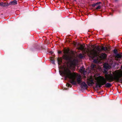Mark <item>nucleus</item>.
<instances>
[{"label": "nucleus", "instance_id": "27", "mask_svg": "<svg viewBox=\"0 0 122 122\" xmlns=\"http://www.w3.org/2000/svg\"><path fill=\"white\" fill-rule=\"evenodd\" d=\"M51 62L53 64H55V61L54 60H52Z\"/></svg>", "mask_w": 122, "mask_h": 122}, {"label": "nucleus", "instance_id": "23", "mask_svg": "<svg viewBox=\"0 0 122 122\" xmlns=\"http://www.w3.org/2000/svg\"><path fill=\"white\" fill-rule=\"evenodd\" d=\"M117 50L116 49H114L113 50L114 53L116 54H117Z\"/></svg>", "mask_w": 122, "mask_h": 122}, {"label": "nucleus", "instance_id": "2", "mask_svg": "<svg viewBox=\"0 0 122 122\" xmlns=\"http://www.w3.org/2000/svg\"><path fill=\"white\" fill-rule=\"evenodd\" d=\"M104 71L105 72V78L103 76H100L101 77L102 80L103 81V83L102 84V85H105V86L107 88L110 87L112 86V84L109 83H107V81L109 82H112L109 81L108 80V78H109V76H108L110 74V73L108 74L107 72V71H106L105 70H104Z\"/></svg>", "mask_w": 122, "mask_h": 122}, {"label": "nucleus", "instance_id": "11", "mask_svg": "<svg viewBox=\"0 0 122 122\" xmlns=\"http://www.w3.org/2000/svg\"><path fill=\"white\" fill-rule=\"evenodd\" d=\"M8 3L6 2H0V6H2L4 7H5L7 6H9L8 5Z\"/></svg>", "mask_w": 122, "mask_h": 122}, {"label": "nucleus", "instance_id": "24", "mask_svg": "<svg viewBox=\"0 0 122 122\" xmlns=\"http://www.w3.org/2000/svg\"><path fill=\"white\" fill-rule=\"evenodd\" d=\"M101 8V6L100 5H99L97 7L96 9V10H98L99 9H100Z\"/></svg>", "mask_w": 122, "mask_h": 122}, {"label": "nucleus", "instance_id": "21", "mask_svg": "<svg viewBox=\"0 0 122 122\" xmlns=\"http://www.w3.org/2000/svg\"><path fill=\"white\" fill-rule=\"evenodd\" d=\"M96 49H97L98 51L99 52L101 51V48L99 47V46L97 47Z\"/></svg>", "mask_w": 122, "mask_h": 122}, {"label": "nucleus", "instance_id": "8", "mask_svg": "<svg viewBox=\"0 0 122 122\" xmlns=\"http://www.w3.org/2000/svg\"><path fill=\"white\" fill-rule=\"evenodd\" d=\"M87 83L89 86H92V85L94 83L92 79L90 80L89 81H87Z\"/></svg>", "mask_w": 122, "mask_h": 122}, {"label": "nucleus", "instance_id": "15", "mask_svg": "<svg viewBox=\"0 0 122 122\" xmlns=\"http://www.w3.org/2000/svg\"><path fill=\"white\" fill-rule=\"evenodd\" d=\"M57 60L58 64L59 65L60 64V63L62 62V59L61 58H58L57 59Z\"/></svg>", "mask_w": 122, "mask_h": 122}, {"label": "nucleus", "instance_id": "29", "mask_svg": "<svg viewBox=\"0 0 122 122\" xmlns=\"http://www.w3.org/2000/svg\"><path fill=\"white\" fill-rule=\"evenodd\" d=\"M101 2H97L96 3V4L97 5H98V4H101Z\"/></svg>", "mask_w": 122, "mask_h": 122}, {"label": "nucleus", "instance_id": "26", "mask_svg": "<svg viewBox=\"0 0 122 122\" xmlns=\"http://www.w3.org/2000/svg\"><path fill=\"white\" fill-rule=\"evenodd\" d=\"M96 5H97L96 4V3H94L92 5V6L93 7H94Z\"/></svg>", "mask_w": 122, "mask_h": 122}, {"label": "nucleus", "instance_id": "35", "mask_svg": "<svg viewBox=\"0 0 122 122\" xmlns=\"http://www.w3.org/2000/svg\"><path fill=\"white\" fill-rule=\"evenodd\" d=\"M1 15H3V14H1Z\"/></svg>", "mask_w": 122, "mask_h": 122}, {"label": "nucleus", "instance_id": "17", "mask_svg": "<svg viewBox=\"0 0 122 122\" xmlns=\"http://www.w3.org/2000/svg\"><path fill=\"white\" fill-rule=\"evenodd\" d=\"M91 67L92 69H93L94 68L96 67V65L92 63L91 65Z\"/></svg>", "mask_w": 122, "mask_h": 122}, {"label": "nucleus", "instance_id": "30", "mask_svg": "<svg viewBox=\"0 0 122 122\" xmlns=\"http://www.w3.org/2000/svg\"><path fill=\"white\" fill-rule=\"evenodd\" d=\"M114 1L116 2H118L119 0H114Z\"/></svg>", "mask_w": 122, "mask_h": 122}, {"label": "nucleus", "instance_id": "22", "mask_svg": "<svg viewBox=\"0 0 122 122\" xmlns=\"http://www.w3.org/2000/svg\"><path fill=\"white\" fill-rule=\"evenodd\" d=\"M66 85L68 87H71L72 86L71 85L68 83H67L66 84Z\"/></svg>", "mask_w": 122, "mask_h": 122}, {"label": "nucleus", "instance_id": "36", "mask_svg": "<svg viewBox=\"0 0 122 122\" xmlns=\"http://www.w3.org/2000/svg\"><path fill=\"white\" fill-rule=\"evenodd\" d=\"M83 87L82 86L81 88H82Z\"/></svg>", "mask_w": 122, "mask_h": 122}, {"label": "nucleus", "instance_id": "18", "mask_svg": "<svg viewBox=\"0 0 122 122\" xmlns=\"http://www.w3.org/2000/svg\"><path fill=\"white\" fill-rule=\"evenodd\" d=\"M79 71L81 72H84V70L83 67H81Z\"/></svg>", "mask_w": 122, "mask_h": 122}, {"label": "nucleus", "instance_id": "1", "mask_svg": "<svg viewBox=\"0 0 122 122\" xmlns=\"http://www.w3.org/2000/svg\"><path fill=\"white\" fill-rule=\"evenodd\" d=\"M62 73L65 76V78H68L70 79V82L72 85H76V82L75 81L76 76V81L78 84L80 85L82 82L80 75H76L74 72L72 73L68 67L65 68Z\"/></svg>", "mask_w": 122, "mask_h": 122}, {"label": "nucleus", "instance_id": "5", "mask_svg": "<svg viewBox=\"0 0 122 122\" xmlns=\"http://www.w3.org/2000/svg\"><path fill=\"white\" fill-rule=\"evenodd\" d=\"M100 76H99L98 77L99 79V82L96 83V88H97L98 87L99 88L101 87L102 86L104 85H102V84L103 83V81L102 80L101 77Z\"/></svg>", "mask_w": 122, "mask_h": 122}, {"label": "nucleus", "instance_id": "3", "mask_svg": "<svg viewBox=\"0 0 122 122\" xmlns=\"http://www.w3.org/2000/svg\"><path fill=\"white\" fill-rule=\"evenodd\" d=\"M109 76V78L108 79L109 81L112 82L113 81H115L117 82H120L122 83V77L119 78L118 76H114L113 74L110 73V74Z\"/></svg>", "mask_w": 122, "mask_h": 122}, {"label": "nucleus", "instance_id": "10", "mask_svg": "<svg viewBox=\"0 0 122 122\" xmlns=\"http://www.w3.org/2000/svg\"><path fill=\"white\" fill-rule=\"evenodd\" d=\"M114 76H118L119 78L122 77V71L117 73V74H115Z\"/></svg>", "mask_w": 122, "mask_h": 122}, {"label": "nucleus", "instance_id": "7", "mask_svg": "<svg viewBox=\"0 0 122 122\" xmlns=\"http://www.w3.org/2000/svg\"><path fill=\"white\" fill-rule=\"evenodd\" d=\"M17 4V2L16 0H14L11 1L8 3L9 6L12 5H15Z\"/></svg>", "mask_w": 122, "mask_h": 122}, {"label": "nucleus", "instance_id": "25", "mask_svg": "<svg viewBox=\"0 0 122 122\" xmlns=\"http://www.w3.org/2000/svg\"><path fill=\"white\" fill-rule=\"evenodd\" d=\"M79 57L80 58H81L83 57V56L82 54H80L79 55Z\"/></svg>", "mask_w": 122, "mask_h": 122}, {"label": "nucleus", "instance_id": "16", "mask_svg": "<svg viewBox=\"0 0 122 122\" xmlns=\"http://www.w3.org/2000/svg\"><path fill=\"white\" fill-rule=\"evenodd\" d=\"M101 56L104 59H105L107 57V55L105 53H102L101 55Z\"/></svg>", "mask_w": 122, "mask_h": 122}, {"label": "nucleus", "instance_id": "4", "mask_svg": "<svg viewBox=\"0 0 122 122\" xmlns=\"http://www.w3.org/2000/svg\"><path fill=\"white\" fill-rule=\"evenodd\" d=\"M69 51V50L67 49H64V54L63 56V58L66 60H69V56H68L67 54L68 53Z\"/></svg>", "mask_w": 122, "mask_h": 122}, {"label": "nucleus", "instance_id": "32", "mask_svg": "<svg viewBox=\"0 0 122 122\" xmlns=\"http://www.w3.org/2000/svg\"><path fill=\"white\" fill-rule=\"evenodd\" d=\"M50 53L51 54H52L53 53V52H52V51H51V52H50Z\"/></svg>", "mask_w": 122, "mask_h": 122}, {"label": "nucleus", "instance_id": "37", "mask_svg": "<svg viewBox=\"0 0 122 122\" xmlns=\"http://www.w3.org/2000/svg\"><path fill=\"white\" fill-rule=\"evenodd\" d=\"M75 0V1H76V0Z\"/></svg>", "mask_w": 122, "mask_h": 122}, {"label": "nucleus", "instance_id": "33", "mask_svg": "<svg viewBox=\"0 0 122 122\" xmlns=\"http://www.w3.org/2000/svg\"><path fill=\"white\" fill-rule=\"evenodd\" d=\"M2 18H4V16H3V17Z\"/></svg>", "mask_w": 122, "mask_h": 122}, {"label": "nucleus", "instance_id": "31", "mask_svg": "<svg viewBox=\"0 0 122 122\" xmlns=\"http://www.w3.org/2000/svg\"><path fill=\"white\" fill-rule=\"evenodd\" d=\"M50 60L51 61H52V60H54L53 59V58H51V59Z\"/></svg>", "mask_w": 122, "mask_h": 122}, {"label": "nucleus", "instance_id": "19", "mask_svg": "<svg viewBox=\"0 0 122 122\" xmlns=\"http://www.w3.org/2000/svg\"><path fill=\"white\" fill-rule=\"evenodd\" d=\"M101 51H106L107 49V48H105V47L102 46L101 48Z\"/></svg>", "mask_w": 122, "mask_h": 122}, {"label": "nucleus", "instance_id": "13", "mask_svg": "<svg viewBox=\"0 0 122 122\" xmlns=\"http://www.w3.org/2000/svg\"><path fill=\"white\" fill-rule=\"evenodd\" d=\"M80 84L81 85V86H83L84 87H86V89L88 88V86L87 85L84 81L82 82L81 84Z\"/></svg>", "mask_w": 122, "mask_h": 122}, {"label": "nucleus", "instance_id": "20", "mask_svg": "<svg viewBox=\"0 0 122 122\" xmlns=\"http://www.w3.org/2000/svg\"><path fill=\"white\" fill-rule=\"evenodd\" d=\"M93 62L94 63H97L98 62V60L97 59H94L93 60Z\"/></svg>", "mask_w": 122, "mask_h": 122}, {"label": "nucleus", "instance_id": "9", "mask_svg": "<svg viewBox=\"0 0 122 122\" xmlns=\"http://www.w3.org/2000/svg\"><path fill=\"white\" fill-rule=\"evenodd\" d=\"M104 67L106 70H108L110 69V66L107 63H105L103 66Z\"/></svg>", "mask_w": 122, "mask_h": 122}, {"label": "nucleus", "instance_id": "6", "mask_svg": "<svg viewBox=\"0 0 122 122\" xmlns=\"http://www.w3.org/2000/svg\"><path fill=\"white\" fill-rule=\"evenodd\" d=\"M93 49L94 52H90V55L92 58H94L95 57H97L99 53H98L97 51H95Z\"/></svg>", "mask_w": 122, "mask_h": 122}, {"label": "nucleus", "instance_id": "14", "mask_svg": "<svg viewBox=\"0 0 122 122\" xmlns=\"http://www.w3.org/2000/svg\"><path fill=\"white\" fill-rule=\"evenodd\" d=\"M116 57L118 59H121L122 56L121 55L118 54H116Z\"/></svg>", "mask_w": 122, "mask_h": 122}, {"label": "nucleus", "instance_id": "34", "mask_svg": "<svg viewBox=\"0 0 122 122\" xmlns=\"http://www.w3.org/2000/svg\"><path fill=\"white\" fill-rule=\"evenodd\" d=\"M41 48H42V49H43V48H42V47H41Z\"/></svg>", "mask_w": 122, "mask_h": 122}, {"label": "nucleus", "instance_id": "28", "mask_svg": "<svg viewBox=\"0 0 122 122\" xmlns=\"http://www.w3.org/2000/svg\"><path fill=\"white\" fill-rule=\"evenodd\" d=\"M62 52L61 51H58V53L59 54H61V53Z\"/></svg>", "mask_w": 122, "mask_h": 122}, {"label": "nucleus", "instance_id": "12", "mask_svg": "<svg viewBox=\"0 0 122 122\" xmlns=\"http://www.w3.org/2000/svg\"><path fill=\"white\" fill-rule=\"evenodd\" d=\"M78 45L80 46L78 47V49L82 51H84V47L81 44H78Z\"/></svg>", "mask_w": 122, "mask_h": 122}]
</instances>
